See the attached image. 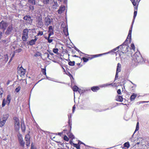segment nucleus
<instances>
[{
  "label": "nucleus",
  "mask_w": 149,
  "mask_h": 149,
  "mask_svg": "<svg viewBox=\"0 0 149 149\" xmlns=\"http://www.w3.org/2000/svg\"><path fill=\"white\" fill-rule=\"evenodd\" d=\"M69 138L72 139V140L74 139L75 137L72 133H70V134L68 135Z\"/></svg>",
  "instance_id": "35"
},
{
  "label": "nucleus",
  "mask_w": 149,
  "mask_h": 149,
  "mask_svg": "<svg viewBox=\"0 0 149 149\" xmlns=\"http://www.w3.org/2000/svg\"><path fill=\"white\" fill-rule=\"evenodd\" d=\"M124 147H126L127 148H129L130 147V145L129 142H127L125 143L124 144Z\"/></svg>",
  "instance_id": "33"
},
{
  "label": "nucleus",
  "mask_w": 149,
  "mask_h": 149,
  "mask_svg": "<svg viewBox=\"0 0 149 149\" xmlns=\"http://www.w3.org/2000/svg\"><path fill=\"white\" fill-rule=\"evenodd\" d=\"M63 31L66 37H67L69 35V33L68 32L67 26V27L65 26V27L63 28Z\"/></svg>",
  "instance_id": "15"
},
{
  "label": "nucleus",
  "mask_w": 149,
  "mask_h": 149,
  "mask_svg": "<svg viewBox=\"0 0 149 149\" xmlns=\"http://www.w3.org/2000/svg\"><path fill=\"white\" fill-rule=\"evenodd\" d=\"M137 14V11L136 10H134V16H133V18L134 19H135V17L136 16Z\"/></svg>",
  "instance_id": "48"
},
{
  "label": "nucleus",
  "mask_w": 149,
  "mask_h": 149,
  "mask_svg": "<svg viewBox=\"0 0 149 149\" xmlns=\"http://www.w3.org/2000/svg\"><path fill=\"white\" fill-rule=\"evenodd\" d=\"M52 31H54V29L52 27V26H50L49 27V29L48 31V32H51Z\"/></svg>",
  "instance_id": "36"
},
{
  "label": "nucleus",
  "mask_w": 149,
  "mask_h": 149,
  "mask_svg": "<svg viewBox=\"0 0 149 149\" xmlns=\"http://www.w3.org/2000/svg\"><path fill=\"white\" fill-rule=\"evenodd\" d=\"M46 79L49 80H50V81H53L52 80V79L51 78H50V77H47L46 75Z\"/></svg>",
  "instance_id": "63"
},
{
  "label": "nucleus",
  "mask_w": 149,
  "mask_h": 149,
  "mask_svg": "<svg viewBox=\"0 0 149 149\" xmlns=\"http://www.w3.org/2000/svg\"><path fill=\"white\" fill-rule=\"evenodd\" d=\"M78 91L80 94L83 93V91L80 89H79V91Z\"/></svg>",
  "instance_id": "59"
},
{
  "label": "nucleus",
  "mask_w": 149,
  "mask_h": 149,
  "mask_svg": "<svg viewBox=\"0 0 149 149\" xmlns=\"http://www.w3.org/2000/svg\"><path fill=\"white\" fill-rule=\"evenodd\" d=\"M116 100L117 101L122 102L123 101V97L120 95H118L116 97Z\"/></svg>",
  "instance_id": "21"
},
{
  "label": "nucleus",
  "mask_w": 149,
  "mask_h": 149,
  "mask_svg": "<svg viewBox=\"0 0 149 149\" xmlns=\"http://www.w3.org/2000/svg\"><path fill=\"white\" fill-rule=\"evenodd\" d=\"M23 19L27 21V22L31 24L32 23V20L31 19V17L29 15H26L24 17Z\"/></svg>",
  "instance_id": "10"
},
{
  "label": "nucleus",
  "mask_w": 149,
  "mask_h": 149,
  "mask_svg": "<svg viewBox=\"0 0 149 149\" xmlns=\"http://www.w3.org/2000/svg\"><path fill=\"white\" fill-rule=\"evenodd\" d=\"M80 59H81V60H82L84 62H87L88 61L89 59V58H87L85 57H83L82 58H81Z\"/></svg>",
  "instance_id": "34"
},
{
  "label": "nucleus",
  "mask_w": 149,
  "mask_h": 149,
  "mask_svg": "<svg viewBox=\"0 0 149 149\" xmlns=\"http://www.w3.org/2000/svg\"><path fill=\"white\" fill-rule=\"evenodd\" d=\"M73 48H74V49L78 52H79L80 50L78 49L75 46H74L73 47H72Z\"/></svg>",
  "instance_id": "62"
},
{
  "label": "nucleus",
  "mask_w": 149,
  "mask_h": 149,
  "mask_svg": "<svg viewBox=\"0 0 149 149\" xmlns=\"http://www.w3.org/2000/svg\"><path fill=\"white\" fill-rule=\"evenodd\" d=\"M139 123L138 122L136 124L135 130V131L134 132L133 134H134L137 131H138L139 130Z\"/></svg>",
  "instance_id": "31"
},
{
  "label": "nucleus",
  "mask_w": 149,
  "mask_h": 149,
  "mask_svg": "<svg viewBox=\"0 0 149 149\" xmlns=\"http://www.w3.org/2000/svg\"><path fill=\"white\" fill-rule=\"evenodd\" d=\"M118 72H116L115 77V80L117 79L118 78Z\"/></svg>",
  "instance_id": "53"
},
{
  "label": "nucleus",
  "mask_w": 149,
  "mask_h": 149,
  "mask_svg": "<svg viewBox=\"0 0 149 149\" xmlns=\"http://www.w3.org/2000/svg\"><path fill=\"white\" fill-rule=\"evenodd\" d=\"M75 105H74L73 107H72V113H73L74 112L75 110Z\"/></svg>",
  "instance_id": "57"
},
{
  "label": "nucleus",
  "mask_w": 149,
  "mask_h": 149,
  "mask_svg": "<svg viewBox=\"0 0 149 149\" xmlns=\"http://www.w3.org/2000/svg\"><path fill=\"white\" fill-rule=\"evenodd\" d=\"M21 129L23 132H25L26 130L25 125L23 120L22 122H21Z\"/></svg>",
  "instance_id": "16"
},
{
  "label": "nucleus",
  "mask_w": 149,
  "mask_h": 149,
  "mask_svg": "<svg viewBox=\"0 0 149 149\" xmlns=\"http://www.w3.org/2000/svg\"><path fill=\"white\" fill-rule=\"evenodd\" d=\"M20 86H18L15 88V91L16 93H18L20 91Z\"/></svg>",
  "instance_id": "45"
},
{
  "label": "nucleus",
  "mask_w": 149,
  "mask_h": 149,
  "mask_svg": "<svg viewBox=\"0 0 149 149\" xmlns=\"http://www.w3.org/2000/svg\"><path fill=\"white\" fill-rule=\"evenodd\" d=\"M110 52H108L104 53L103 54H95V55H91V56H92L91 58H90V57H89V58L90 59H91L93 58L98 57H99L100 56H102L103 55L106 54H109Z\"/></svg>",
  "instance_id": "11"
},
{
  "label": "nucleus",
  "mask_w": 149,
  "mask_h": 149,
  "mask_svg": "<svg viewBox=\"0 0 149 149\" xmlns=\"http://www.w3.org/2000/svg\"><path fill=\"white\" fill-rule=\"evenodd\" d=\"M70 127V130L68 131V135L70 134V133H71V130L72 128V125H68Z\"/></svg>",
  "instance_id": "50"
},
{
  "label": "nucleus",
  "mask_w": 149,
  "mask_h": 149,
  "mask_svg": "<svg viewBox=\"0 0 149 149\" xmlns=\"http://www.w3.org/2000/svg\"><path fill=\"white\" fill-rule=\"evenodd\" d=\"M63 139V140L64 141H68L69 140V139L65 135H64Z\"/></svg>",
  "instance_id": "41"
},
{
  "label": "nucleus",
  "mask_w": 149,
  "mask_h": 149,
  "mask_svg": "<svg viewBox=\"0 0 149 149\" xmlns=\"http://www.w3.org/2000/svg\"><path fill=\"white\" fill-rule=\"evenodd\" d=\"M44 4H48L50 0H42Z\"/></svg>",
  "instance_id": "47"
},
{
  "label": "nucleus",
  "mask_w": 149,
  "mask_h": 149,
  "mask_svg": "<svg viewBox=\"0 0 149 149\" xmlns=\"http://www.w3.org/2000/svg\"><path fill=\"white\" fill-rule=\"evenodd\" d=\"M91 89L92 91L93 92H96L100 88L97 86H94L92 87Z\"/></svg>",
  "instance_id": "22"
},
{
  "label": "nucleus",
  "mask_w": 149,
  "mask_h": 149,
  "mask_svg": "<svg viewBox=\"0 0 149 149\" xmlns=\"http://www.w3.org/2000/svg\"><path fill=\"white\" fill-rule=\"evenodd\" d=\"M45 24L47 26L49 25L52 22L50 19L48 17L45 18Z\"/></svg>",
  "instance_id": "12"
},
{
  "label": "nucleus",
  "mask_w": 149,
  "mask_h": 149,
  "mask_svg": "<svg viewBox=\"0 0 149 149\" xmlns=\"http://www.w3.org/2000/svg\"><path fill=\"white\" fill-rule=\"evenodd\" d=\"M131 47L132 48V49L134 50L135 49L134 45V43H132L131 45Z\"/></svg>",
  "instance_id": "54"
},
{
  "label": "nucleus",
  "mask_w": 149,
  "mask_h": 149,
  "mask_svg": "<svg viewBox=\"0 0 149 149\" xmlns=\"http://www.w3.org/2000/svg\"><path fill=\"white\" fill-rule=\"evenodd\" d=\"M17 136L18 141L20 146L22 147H24L25 142L23 140L22 135L19 133L17 134Z\"/></svg>",
  "instance_id": "4"
},
{
  "label": "nucleus",
  "mask_w": 149,
  "mask_h": 149,
  "mask_svg": "<svg viewBox=\"0 0 149 149\" xmlns=\"http://www.w3.org/2000/svg\"><path fill=\"white\" fill-rule=\"evenodd\" d=\"M13 31V25L11 24L10 25L7 27V29L5 32V34L7 36L10 34Z\"/></svg>",
  "instance_id": "7"
},
{
  "label": "nucleus",
  "mask_w": 149,
  "mask_h": 149,
  "mask_svg": "<svg viewBox=\"0 0 149 149\" xmlns=\"http://www.w3.org/2000/svg\"><path fill=\"white\" fill-rule=\"evenodd\" d=\"M8 26L7 23L3 20H2L0 22V30L3 29L4 31L5 30Z\"/></svg>",
  "instance_id": "8"
},
{
  "label": "nucleus",
  "mask_w": 149,
  "mask_h": 149,
  "mask_svg": "<svg viewBox=\"0 0 149 149\" xmlns=\"http://www.w3.org/2000/svg\"><path fill=\"white\" fill-rule=\"evenodd\" d=\"M117 93L119 95H120L121 94V90L120 89H118L117 90Z\"/></svg>",
  "instance_id": "64"
},
{
  "label": "nucleus",
  "mask_w": 149,
  "mask_h": 149,
  "mask_svg": "<svg viewBox=\"0 0 149 149\" xmlns=\"http://www.w3.org/2000/svg\"><path fill=\"white\" fill-rule=\"evenodd\" d=\"M21 50H22V49L20 48H19L17 49L15 51V52H16L19 53L21 52Z\"/></svg>",
  "instance_id": "56"
},
{
  "label": "nucleus",
  "mask_w": 149,
  "mask_h": 149,
  "mask_svg": "<svg viewBox=\"0 0 149 149\" xmlns=\"http://www.w3.org/2000/svg\"><path fill=\"white\" fill-rule=\"evenodd\" d=\"M68 125H72V115L70 114L68 115Z\"/></svg>",
  "instance_id": "18"
},
{
  "label": "nucleus",
  "mask_w": 149,
  "mask_h": 149,
  "mask_svg": "<svg viewBox=\"0 0 149 149\" xmlns=\"http://www.w3.org/2000/svg\"><path fill=\"white\" fill-rule=\"evenodd\" d=\"M53 4L52 6V7L53 8L56 9L57 7H58V4L56 0H54L53 2Z\"/></svg>",
  "instance_id": "17"
},
{
  "label": "nucleus",
  "mask_w": 149,
  "mask_h": 149,
  "mask_svg": "<svg viewBox=\"0 0 149 149\" xmlns=\"http://www.w3.org/2000/svg\"><path fill=\"white\" fill-rule=\"evenodd\" d=\"M6 100V102L8 103V105H9L10 103L11 100V96L10 94L7 95Z\"/></svg>",
  "instance_id": "26"
},
{
  "label": "nucleus",
  "mask_w": 149,
  "mask_h": 149,
  "mask_svg": "<svg viewBox=\"0 0 149 149\" xmlns=\"http://www.w3.org/2000/svg\"><path fill=\"white\" fill-rule=\"evenodd\" d=\"M130 0L132 1V3L133 4V6H136V3L135 2V0Z\"/></svg>",
  "instance_id": "52"
},
{
  "label": "nucleus",
  "mask_w": 149,
  "mask_h": 149,
  "mask_svg": "<svg viewBox=\"0 0 149 149\" xmlns=\"http://www.w3.org/2000/svg\"><path fill=\"white\" fill-rule=\"evenodd\" d=\"M79 88L76 85H74L72 88L73 91L74 92H77L79 91Z\"/></svg>",
  "instance_id": "29"
},
{
  "label": "nucleus",
  "mask_w": 149,
  "mask_h": 149,
  "mask_svg": "<svg viewBox=\"0 0 149 149\" xmlns=\"http://www.w3.org/2000/svg\"><path fill=\"white\" fill-rule=\"evenodd\" d=\"M37 22L38 27L41 28L43 26V22L41 17H39Z\"/></svg>",
  "instance_id": "9"
},
{
  "label": "nucleus",
  "mask_w": 149,
  "mask_h": 149,
  "mask_svg": "<svg viewBox=\"0 0 149 149\" xmlns=\"http://www.w3.org/2000/svg\"><path fill=\"white\" fill-rule=\"evenodd\" d=\"M42 73L44 75H46V69L45 68H44L42 69Z\"/></svg>",
  "instance_id": "43"
},
{
  "label": "nucleus",
  "mask_w": 149,
  "mask_h": 149,
  "mask_svg": "<svg viewBox=\"0 0 149 149\" xmlns=\"http://www.w3.org/2000/svg\"><path fill=\"white\" fill-rule=\"evenodd\" d=\"M54 31H52L51 32H48L49 33L48 35L49 36H51L52 35H53L54 34Z\"/></svg>",
  "instance_id": "61"
},
{
  "label": "nucleus",
  "mask_w": 149,
  "mask_h": 149,
  "mask_svg": "<svg viewBox=\"0 0 149 149\" xmlns=\"http://www.w3.org/2000/svg\"><path fill=\"white\" fill-rule=\"evenodd\" d=\"M66 74L69 76V77H70L71 79V78H72L73 79H74L73 76L70 74V73L69 72L67 71V72L66 73Z\"/></svg>",
  "instance_id": "39"
},
{
  "label": "nucleus",
  "mask_w": 149,
  "mask_h": 149,
  "mask_svg": "<svg viewBox=\"0 0 149 149\" xmlns=\"http://www.w3.org/2000/svg\"><path fill=\"white\" fill-rule=\"evenodd\" d=\"M29 8L32 11H33L35 9L33 5H31V4H29Z\"/></svg>",
  "instance_id": "44"
},
{
  "label": "nucleus",
  "mask_w": 149,
  "mask_h": 149,
  "mask_svg": "<svg viewBox=\"0 0 149 149\" xmlns=\"http://www.w3.org/2000/svg\"><path fill=\"white\" fill-rule=\"evenodd\" d=\"M58 48H54L53 50V51L55 54H57L58 53Z\"/></svg>",
  "instance_id": "46"
},
{
  "label": "nucleus",
  "mask_w": 149,
  "mask_h": 149,
  "mask_svg": "<svg viewBox=\"0 0 149 149\" xmlns=\"http://www.w3.org/2000/svg\"><path fill=\"white\" fill-rule=\"evenodd\" d=\"M55 142L57 143H59L62 146H63V143H61V142L59 141H55Z\"/></svg>",
  "instance_id": "60"
},
{
  "label": "nucleus",
  "mask_w": 149,
  "mask_h": 149,
  "mask_svg": "<svg viewBox=\"0 0 149 149\" xmlns=\"http://www.w3.org/2000/svg\"><path fill=\"white\" fill-rule=\"evenodd\" d=\"M136 96V95L134 93H133L130 96V100L131 101L134 100Z\"/></svg>",
  "instance_id": "27"
},
{
  "label": "nucleus",
  "mask_w": 149,
  "mask_h": 149,
  "mask_svg": "<svg viewBox=\"0 0 149 149\" xmlns=\"http://www.w3.org/2000/svg\"><path fill=\"white\" fill-rule=\"evenodd\" d=\"M19 69L20 70H18V73H19V74H20L22 75H24L25 74V70L22 67H21Z\"/></svg>",
  "instance_id": "14"
},
{
  "label": "nucleus",
  "mask_w": 149,
  "mask_h": 149,
  "mask_svg": "<svg viewBox=\"0 0 149 149\" xmlns=\"http://www.w3.org/2000/svg\"><path fill=\"white\" fill-rule=\"evenodd\" d=\"M26 146H29L30 144V140L26 141Z\"/></svg>",
  "instance_id": "55"
},
{
  "label": "nucleus",
  "mask_w": 149,
  "mask_h": 149,
  "mask_svg": "<svg viewBox=\"0 0 149 149\" xmlns=\"http://www.w3.org/2000/svg\"><path fill=\"white\" fill-rule=\"evenodd\" d=\"M9 116V115L8 114H4L3 115V116H2L1 119L3 120H5V121L8 119Z\"/></svg>",
  "instance_id": "19"
},
{
  "label": "nucleus",
  "mask_w": 149,
  "mask_h": 149,
  "mask_svg": "<svg viewBox=\"0 0 149 149\" xmlns=\"http://www.w3.org/2000/svg\"><path fill=\"white\" fill-rule=\"evenodd\" d=\"M121 65L120 63H118L117 66L116 72H120L121 71Z\"/></svg>",
  "instance_id": "25"
},
{
  "label": "nucleus",
  "mask_w": 149,
  "mask_h": 149,
  "mask_svg": "<svg viewBox=\"0 0 149 149\" xmlns=\"http://www.w3.org/2000/svg\"><path fill=\"white\" fill-rule=\"evenodd\" d=\"M65 10V6H61L60 7L59 9L57 10L58 13L59 14H61L63 13Z\"/></svg>",
  "instance_id": "13"
},
{
  "label": "nucleus",
  "mask_w": 149,
  "mask_h": 149,
  "mask_svg": "<svg viewBox=\"0 0 149 149\" xmlns=\"http://www.w3.org/2000/svg\"><path fill=\"white\" fill-rule=\"evenodd\" d=\"M43 34V32L42 31H39L38 33L37 34V36H42Z\"/></svg>",
  "instance_id": "49"
},
{
  "label": "nucleus",
  "mask_w": 149,
  "mask_h": 149,
  "mask_svg": "<svg viewBox=\"0 0 149 149\" xmlns=\"http://www.w3.org/2000/svg\"><path fill=\"white\" fill-rule=\"evenodd\" d=\"M45 55L47 54V58H48L49 60H51V59L49 58V54L48 53H47V52H45Z\"/></svg>",
  "instance_id": "58"
},
{
  "label": "nucleus",
  "mask_w": 149,
  "mask_h": 149,
  "mask_svg": "<svg viewBox=\"0 0 149 149\" xmlns=\"http://www.w3.org/2000/svg\"><path fill=\"white\" fill-rule=\"evenodd\" d=\"M28 2L29 4L34 5L36 4V0H28Z\"/></svg>",
  "instance_id": "24"
},
{
  "label": "nucleus",
  "mask_w": 149,
  "mask_h": 149,
  "mask_svg": "<svg viewBox=\"0 0 149 149\" xmlns=\"http://www.w3.org/2000/svg\"><path fill=\"white\" fill-rule=\"evenodd\" d=\"M14 120V127L16 131H18L20 129V123L19 119L17 117H14L13 118Z\"/></svg>",
  "instance_id": "2"
},
{
  "label": "nucleus",
  "mask_w": 149,
  "mask_h": 149,
  "mask_svg": "<svg viewBox=\"0 0 149 149\" xmlns=\"http://www.w3.org/2000/svg\"><path fill=\"white\" fill-rule=\"evenodd\" d=\"M6 121L5 120H3L1 118L0 119V127H3L6 123Z\"/></svg>",
  "instance_id": "23"
},
{
  "label": "nucleus",
  "mask_w": 149,
  "mask_h": 149,
  "mask_svg": "<svg viewBox=\"0 0 149 149\" xmlns=\"http://www.w3.org/2000/svg\"><path fill=\"white\" fill-rule=\"evenodd\" d=\"M75 62L74 61H70L68 63V65L71 66H73L75 65Z\"/></svg>",
  "instance_id": "32"
},
{
  "label": "nucleus",
  "mask_w": 149,
  "mask_h": 149,
  "mask_svg": "<svg viewBox=\"0 0 149 149\" xmlns=\"http://www.w3.org/2000/svg\"><path fill=\"white\" fill-rule=\"evenodd\" d=\"M29 31L27 29H24L23 32L22 39L24 41H26L28 38Z\"/></svg>",
  "instance_id": "5"
},
{
  "label": "nucleus",
  "mask_w": 149,
  "mask_h": 149,
  "mask_svg": "<svg viewBox=\"0 0 149 149\" xmlns=\"http://www.w3.org/2000/svg\"><path fill=\"white\" fill-rule=\"evenodd\" d=\"M132 29L130 30H129L128 35L127 36V39L125 40V42L123 43V44H126L127 45H128V39H129L130 40V43L131 42V41L132 40L131 35H132Z\"/></svg>",
  "instance_id": "6"
},
{
  "label": "nucleus",
  "mask_w": 149,
  "mask_h": 149,
  "mask_svg": "<svg viewBox=\"0 0 149 149\" xmlns=\"http://www.w3.org/2000/svg\"><path fill=\"white\" fill-rule=\"evenodd\" d=\"M120 47H121V46H119L116 47V48L113 49V50L110 51V52L109 53H110L111 52H114L115 51H116L117 49H118L119 48H120Z\"/></svg>",
  "instance_id": "40"
},
{
  "label": "nucleus",
  "mask_w": 149,
  "mask_h": 149,
  "mask_svg": "<svg viewBox=\"0 0 149 149\" xmlns=\"http://www.w3.org/2000/svg\"><path fill=\"white\" fill-rule=\"evenodd\" d=\"M3 91L2 88H0V98H1L2 97V95L3 94Z\"/></svg>",
  "instance_id": "38"
},
{
  "label": "nucleus",
  "mask_w": 149,
  "mask_h": 149,
  "mask_svg": "<svg viewBox=\"0 0 149 149\" xmlns=\"http://www.w3.org/2000/svg\"><path fill=\"white\" fill-rule=\"evenodd\" d=\"M6 100L5 99H3V100L2 103V107H4L6 104Z\"/></svg>",
  "instance_id": "42"
},
{
  "label": "nucleus",
  "mask_w": 149,
  "mask_h": 149,
  "mask_svg": "<svg viewBox=\"0 0 149 149\" xmlns=\"http://www.w3.org/2000/svg\"><path fill=\"white\" fill-rule=\"evenodd\" d=\"M41 54L39 52H37L36 53L34 54V56L35 57H38L40 56Z\"/></svg>",
  "instance_id": "37"
},
{
  "label": "nucleus",
  "mask_w": 149,
  "mask_h": 149,
  "mask_svg": "<svg viewBox=\"0 0 149 149\" xmlns=\"http://www.w3.org/2000/svg\"><path fill=\"white\" fill-rule=\"evenodd\" d=\"M134 19H134V18H133V19L132 21V23L131 27L130 28L129 30H130V29H131L132 31V27H133V23H134Z\"/></svg>",
  "instance_id": "51"
},
{
  "label": "nucleus",
  "mask_w": 149,
  "mask_h": 149,
  "mask_svg": "<svg viewBox=\"0 0 149 149\" xmlns=\"http://www.w3.org/2000/svg\"><path fill=\"white\" fill-rule=\"evenodd\" d=\"M36 42L34 41L33 39H32L31 40L28 42L27 43V44L31 46H32L35 44Z\"/></svg>",
  "instance_id": "20"
},
{
  "label": "nucleus",
  "mask_w": 149,
  "mask_h": 149,
  "mask_svg": "<svg viewBox=\"0 0 149 149\" xmlns=\"http://www.w3.org/2000/svg\"><path fill=\"white\" fill-rule=\"evenodd\" d=\"M133 61L136 63V65L137 63H143L145 62L139 52H136L133 57Z\"/></svg>",
  "instance_id": "1"
},
{
  "label": "nucleus",
  "mask_w": 149,
  "mask_h": 149,
  "mask_svg": "<svg viewBox=\"0 0 149 149\" xmlns=\"http://www.w3.org/2000/svg\"><path fill=\"white\" fill-rule=\"evenodd\" d=\"M72 146L77 149H80V145L79 143L77 144L72 143Z\"/></svg>",
  "instance_id": "28"
},
{
  "label": "nucleus",
  "mask_w": 149,
  "mask_h": 149,
  "mask_svg": "<svg viewBox=\"0 0 149 149\" xmlns=\"http://www.w3.org/2000/svg\"><path fill=\"white\" fill-rule=\"evenodd\" d=\"M25 139L26 141L30 140V137L29 134L26 135L25 136Z\"/></svg>",
  "instance_id": "30"
},
{
  "label": "nucleus",
  "mask_w": 149,
  "mask_h": 149,
  "mask_svg": "<svg viewBox=\"0 0 149 149\" xmlns=\"http://www.w3.org/2000/svg\"><path fill=\"white\" fill-rule=\"evenodd\" d=\"M120 46H121V47H120V49L123 53H125L128 52L129 50L131 48L128 45L126 44L123 45V43Z\"/></svg>",
  "instance_id": "3"
}]
</instances>
